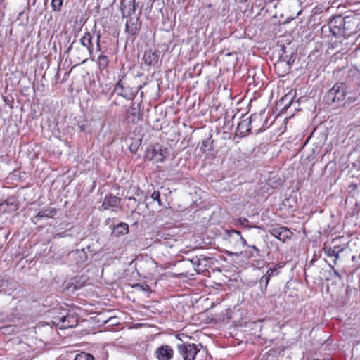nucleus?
<instances>
[{
    "mask_svg": "<svg viewBox=\"0 0 360 360\" xmlns=\"http://www.w3.org/2000/svg\"><path fill=\"white\" fill-rule=\"evenodd\" d=\"M347 88L345 84H335L326 94V99L328 104H336L338 106L345 105Z\"/></svg>",
    "mask_w": 360,
    "mask_h": 360,
    "instance_id": "1",
    "label": "nucleus"
},
{
    "mask_svg": "<svg viewBox=\"0 0 360 360\" xmlns=\"http://www.w3.org/2000/svg\"><path fill=\"white\" fill-rule=\"evenodd\" d=\"M177 349L184 360H194L198 354H207V349L201 345L179 344Z\"/></svg>",
    "mask_w": 360,
    "mask_h": 360,
    "instance_id": "2",
    "label": "nucleus"
},
{
    "mask_svg": "<svg viewBox=\"0 0 360 360\" xmlns=\"http://www.w3.org/2000/svg\"><path fill=\"white\" fill-rule=\"evenodd\" d=\"M167 148H163L160 144L150 145L146 150V159L153 161L155 163L162 162L168 156Z\"/></svg>",
    "mask_w": 360,
    "mask_h": 360,
    "instance_id": "3",
    "label": "nucleus"
},
{
    "mask_svg": "<svg viewBox=\"0 0 360 360\" xmlns=\"http://www.w3.org/2000/svg\"><path fill=\"white\" fill-rule=\"evenodd\" d=\"M264 110H261L259 113L252 114L249 118L241 120L237 127V132L240 136H245L251 129L250 125L257 121L261 122L263 119Z\"/></svg>",
    "mask_w": 360,
    "mask_h": 360,
    "instance_id": "4",
    "label": "nucleus"
},
{
    "mask_svg": "<svg viewBox=\"0 0 360 360\" xmlns=\"http://www.w3.org/2000/svg\"><path fill=\"white\" fill-rule=\"evenodd\" d=\"M211 259L212 258L210 257L206 256L205 255H200L193 257L188 260L193 264V266H195V271L198 274H200L206 271L207 268L210 266Z\"/></svg>",
    "mask_w": 360,
    "mask_h": 360,
    "instance_id": "5",
    "label": "nucleus"
},
{
    "mask_svg": "<svg viewBox=\"0 0 360 360\" xmlns=\"http://www.w3.org/2000/svg\"><path fill=\"white\" fill-rule=\"evenodd\" d=\"M127 20L125 22V31L130 35H136L141 26V21L138 15H134L126 18Z\"/></svg>",
    "mask_w": 360,
    "mask_h": 360,
    "instance_id": "6",
    "label": "nucleus"
},
{
    "mask_svg": "<svg viewBox=\"0 0 360 360\" xmlns=\"http://www.w3.org/2000/svg\"><path fill=\"white\" fill-rule=\"evenodd\" d=\"M92 39V34L89 31H86L79 40L81 44L86 49V52L84 54V56H83L82 57H78L79 59H82L83 62L87 60V56L91 57L93 55L94 48Z\"/></svg>",
    "mask_w": 360,
    "mask_h": 360,
    "instance_id": "7",
    "label": "nucleus"
},
{
    "mask_svg": "<svg viewBox=\"0 0 360 360\" xmlns=\"http://www.w3.org/2000/svg\"><path fill=\"white\" fill-rule=\"evenodd\" d=\"M136 0H122L120 2V11L122 18H128L136 15Z\"/></svg>",
    "mask_w": 360,
    "mask_h": 360,
    "instance_id": "8",
    "label": "nucleus"
},
{
    "mask_svg": "<svg viewBox=\"0 0 360 360\" xmlns=\"http://www.w3.org/2000/svg\"><path fill=\"white\" fill-rule=\"evenodd\" d=\"M174 349L168 345H162L155 352V356L158 360H170L174 356Z\"/></svg>",
    "mask_w": 360,
    "mask_h": 360,
    "instance_id": "9",
    "label": "nucleus"
},
{
    "mask_svg": "<svg viewBox=\"0 0 360 360\" xmlns=\"http://www.w3.org/2000/svg\"><path fill=\"white\" fill-rule=\"evenodd\" d=\"M269 233L279 240L283 242L290 239L292 236V233L284 226L272 228L270 229Z\"/></svg>",
    "mask_w": 360,
    "mask_h": 360,
    "instance_id": "10",
    "label": "nucleus"
},
{
    "mask_svg": "<svg viewBox=\"0 0 360 360\" xmlns=\"http://www.w3.org/2000/svg\"><path fill=\"white\" fill-rule=\"evenodd\" d=\"M78 323V318L72 314H68L65 316L60 318V321L57 324L60 329H66L73 328Z\"/></svg>",
    "mask_w": 360,
    "mask_h": 360,
    "instance_id": "11",
    "label": "nucleus"
},
{
    "mask_svg": "<svg viewBox=\"0 0 360 360\" xmlns=\"http://www.w3.org/2000/svg\"><path fill=\"white\" fill-rule=\"evenodd\" d=\"M120 199L111 194L105 195L103 199L102 207L104 210L112 209V211H116L120 208Z\"/></svg>",
    "mask_w": 360,
    "mask_h": 360,
    "instance_id": "12",
    "label": "nucleus"
},
{
    "mask_svg": "<svg viewBox=\"0 0 360 360\" xmlns=\"http://www.w3.org/2000/svg\"><path fill=\"white\" fill-rule=\"evenodd\" d=\"M345 249V245H325L323 248V252L328 257H335L336 261L339 258V254L344 251Z\"/></svg>",
    "mask_w": 360,
    "mask_h": 360,
    "instance_id": "13",
    "label": "nucleus"
},
{
    "mask_svg": "<svg viewBox=\"0 0 360 360\" xmlns=\"http://www.w3.org/2000/svg\"><path fill=\"white\" fill-rule=\"evenodd\" d=\"M139 108L133 104L127 110L125 120L127 123H136L139 120Z\"/></svg>",
    "mask_w": 360,
    "mask_h": 360,
    "instance_id": "14",
    "label": "nucleus"
},
{
    "mask_svg": "<svg viewBox=\"0 0 360 360\" xmlns=\"http://www.w3.org/2000/svg\"><path fill=\"white\" fill-rule=\"evenodd\" d=\"M56 214V209L48 208L40 210L36 216H34L32 220L34 223L37 224L39 221L42 219H50L52 218Z\"/></svg>",
    "mask_w": 360,
    "mask_h": 360,
    "instance_id": "15",
    "label": "nucleus"
},
{
    "mask_svg": "<svg viewBox=\"0 0 360 360\" xmlns=\"http://www.w3.org/2000/svg\"><path fill=\"white\" fill-rule=\"evenodd\" d=\"M77 265H81L87 259V254L84 250H75L70 254Z\"/></svg>",
    "mask_w": 360,
    "mask_h": 360,
    "instance_id": "16",
    "label": "nucleus"
},
{
    "mask_svg": "<svg viewBox=\"0 0 360 360\" xmlns=\"http://www.w3.org/2000/svg\"><path fill=\"white\" fill-rule=\"evenodd\" d=\"M67 357L73 360H95V358L89 353L79 352L76 354L75 351L68 352Z\"/></svg>",
    "mask_w": 360,
    "mask_h": 360,
    "instance_id": "17",
    "label": "nucleus"
},
{
    "mask_svg": "<svg viewBox=\"0 0 360 360\" xmlns=\"http://www.w3.org/2000/svg\"><path fill=\"white\" fill-rule=\"evenodd\" d=\"M231 240H235L236 243H241L243 247L246 246L248 243L246 240L241 236L240 231L238 230H231L228 232Z\"/></svg>",
    "mask_w": 360,
    "mask_h": 360,
    "instance_id": "18",
    "label": "nucleus"
},
{
    "mask_svg": "<svg viewBox=\"0 0 360 360\" xmlns=\"http://www.w3.org/2000/svg\"><path fill=\"white\" fill-rule=\"evenodd\" d=\"M143 60L146 64L148 65H153L158 63V56L153 53L152 51L146 52L143 56Z\"/></svg>",
    "mask_w": 360,
    "mask_h": 360,
    "instance_id": "19",
    "label": "nucleus"
},
{
    "mask_svg": "<svg viewBox=\"0 0 360 360\" xmlns=\"http://www.w3.org/2000/svg\"><path fill=\"white\" fill-rule=\"evenodd\" d=\"M285 263L284 262H279L276 265H275L274 267L269 268L266 274L269 275V278H271L272 277L276 276L280 274V269L284 267Z\"/></svg>",
    "mask_w": 360,
    "mask_h": 360,
    "instance_id": "20",
    "label": "nucleus"
},
{
    "mask_svg": "<svg viewBox=\"0 0 360 360\" xmlns=\"http://www.w3.org/2000/svg\"><path fill=\"white\" fill-rule=\"evenodd\" d=\"M96 63L101 70L106 69L109 64L108 56L103 53L100 54L97 58Z\"/></svg>",
    "mask_w": 360,
    "mask_h": 360,
    "instance_id": "21",
    "label": "nucleus"
},
{
    "mask_svg": "<svg viewBox=\"0 0 360 360\" xmlns=\"http://www.w3.org/2000/svg\"><path fill=\"white\" fill-rule=\"evenodd\" d=\"M269 275L264 274L262 276L259 281V284L261 285V291L262 294H265L268 283L270 281Z\"/></svg>",
    "mask_w": 360,
    "mask_h": 360,
    "instance_id": "22",
    "label": "nucleus"
},
{
    "mask_svg": "<svg viewBox=\"0 0 360 360\" xmlns=\"http://www.w3.org/2000/svg\"><path fill=\"white\" fill-rule=\"evenodd\" d=\"M129 231V226L125 223H121L114 228V233L117 234H125Z\"/></svg>",
    "mask_w": 360,
    "mask_h": 360,
    "instance_id": "23",
    "label": "nucleus"
},
{
    "mask_svg": "<svg viewBox=\"0 0 360 360\" xmlns=\"http://www.w3.org/2000/svg\"><path fill=\"white\" fill-rule=\"evenodd\" d=\"M336 23V20H331L329 23V27L330 32L334 36H338L341 34L342 30L340 27L335 26L334 24Z\"/></svg>",
    "mask_w": 360,
    "mask_h": 360,
    "instance_id": "24",
    "label": "nucleus"
},
{
    "mask_svg": "<svg viewBox=\"0 0 360 360\" xmlns=\"http://www.w3.org/2000/svg\"><path fill=\"white\" fill-rule=\"evenodd\" d=\"M63 4V0H52L51 8L54 11H60Z\"/></svg>",
    "mask_w": 360,
    "mask_h": 360,
    "instance_id": "25",
    "label": "nucleus"
},
{
    "mask_svg": "<svg viewBox=\"0 0 360 360\" xmlns=\"http://www.w3.org/2000/svg\"><path fill=\"white\" fill-rule=\"evenodd\" d=\"M115 91L117 92L118 94L125 96L124 93V86H123V83H122V80H120L117 82V84L115 86Z\"/></svg>",
    "mask_w": 360,
    "mask_h": 360,
    "instance_id": "26",
    "label": "nucleus"
},
{
    "mask_svg": "<svg viewBox=\"0 0 360 360\" xmlns=\"http://www.w3.org/2000/svg\"><path fill=\"white\" fill-rule=\"evenodd\" d=\"M151 198L155 201H158L160 205H162L160 200V194L158 191H153L151 194Z\"/></svg>",
    "mask_w": 360,
    "mask_h": 360,
    "instance_id": "27",
    "label": "nucleus"
},
{
    "mask_svg": "<svg viewBox=\"0 0 360 360\" xmlns=\"http://www.w3.org/2000/svg\"><path fill=\"white\" fill-rule=\"evenodd\" d=\"M135 287L139 290L144 292H149L150 287L147 284H137Z\"/></svg>",
    "mask_w": 360,
    "mask_h": 360,
    "instance_id": "28",
    "label": "nucleus"
},
{
    "mask_svg": "<svg viewBox=\"0 0 360 360\" xmlns=\"http://www.w3.org/2000/svg\"><path fill=\"white\" fill-rule=\"evenodd\" d=\"M249 247L252 248L255 250V253H252V256H253V257H260L261 256L260 250L255 245H249Z\"/></svg>",
    "mask_w": 360,
    "mask_h": 360,
    "instance_id": "29",
    "label": "nucleus"
},
{
    "mask_svg": "<svg viewBox=\"0 0 360 360\" xmlns=\"http://www.w3.org/2000/svg\"><path fill=\"white\" fill-rule=\"evenodd\" d=\"M100 39H101V35H100V34H98L97 37H96V51H101Z\"/></svg>",
    "mask_w": 360,
    "mask_h": 360,
    "instance_id": "30",
    "label": "nucleus"
},
{
    "mask_svg": "<svg viewBox=\"0 0 360 360\" xmlns=\"http://www.w3.org/2000/svg\"><path fill=\"white\" fill-rule=\"evenodd\" d=\"M127 200H128V202H129V204H128L129 206V205H131V207H134L135 206L136 202V200L135 198L129 197V198H127Z\"/></svg>",
    "mask_w": 360,
    "mask_h": 360,
    "instance_id": "31",
    "label": "nucleus"
},
{
    "mask_svg": "<svg viewBox=\"0 0 360 360\" xmlns=\"http://www.w3.org/2000/svg\"><path fill=\"white\" fill-rule=\"evenodd\" d=\"M239 222L241 225L244 226H248V223H249V221L248 219L246 218H242V219H239Z\"/></svg>",
    "mask_w": 360,
    "mask_h": 360,
    "instance_id": "32",
    "label": "nucleus"
},
{
    "mask_svg": "<svg viewBox=\"0 0 360 360\" xmlns=\"http://www.w3.org/2000/svg\"><path fill=\"white\" fill-rule=\"evenodd\" d=\"M11 205L12 206V210H17L18 205H17L16 203L11 202Z\"/></svg>",
    "mask_w": 360,
    "mask_h": 360,
    "instance_id": "33",
    "label": "nucleus"
},
{
    "mask_svg": "<svg viewBox=\"0 0 360 360\" xmlns=\"http://www.w3.org/2000/svg\"><path fill=\"white\" fill-rule=\"evenodd\" d=\"M79 129L80 131H84L85 130V126L84 124L79 125Z\"/></svg>",
    "mask_w": 360,
    "mask_h": 360,
    "instance_id": "34",
    "label": "nucleus"
},
{
    "mask_svg": "<svg viewBox=\"0 0 360 360\" xmlns=\"http://www.w3.org/2000/svg\"><path fill=\"white\" fill-rule=\"evenodd\" d=\"M199 355L201 356V357L202 358V357H204V355H205V354H199ZM207 354H206V357H205L206 359H207ZM208 356L211 357V355L208 354Z\"/></svg>",
    "mask_w": 360,
    "mask_h": 360,
    "instance_id": "35",
    "label": "nucleus"
},
{
    "mask_svg": "<svg viewBox=\"0 0 360 360\" xmlns=\"http://www.w3.org/2000/svg\"><path fill=\"white\" fill-rule=\"evenodd\" d=\"M199 355L201 356V357L202 358V357H204V355H205V354H199ZM207 354H206V357H205L206 359H207ZM208 356L211 357V355L208 354Z\"/></svg>",
    "mask_w": 360,
    "mask_h": 360,
    "instance_id": "36",
    "label": "nucleus"
},
{
    "mask_svg": "<svg viewBox=\"0 0 360 360\" xmlns=\"http://www.w3.org/2000/svg\"><path fill=\"white\" fill-rule=\"evenodd\" d=\"M72 44L68 47V51L69 50H70V49L72 48Z\"/></svg>",
    "mask_w": 360,
    "mask_h": 360,
    "instance_id": "37",
    "label": "nucleus"
}]
</instances>
